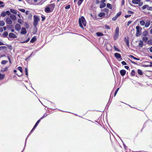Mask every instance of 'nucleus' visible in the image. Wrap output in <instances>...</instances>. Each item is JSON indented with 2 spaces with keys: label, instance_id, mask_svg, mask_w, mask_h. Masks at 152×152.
<instances>
[{
  "label": "nucleus",
  "instance_id": "obj_26",
  "mask_svg": "<svg viewBox=\"0 0 152 152\" xmlns=\"http://www.w3.org/2000/svg\"><path fill=\"white\" fill-rule=\"evenodd\" d=\"M129 57H131V58H133L135 60H140V59L139 58H136L135 57H134V56L132 55H129Z\"/></svg>",
  "mask_w": 152,
  "mask_h": 152
},
{
  "label": "nucleus",
  "instance_id": "obj_27",
  "mask_svg": "<svg viewBox=\"0 0 152 152\" xmlns=\"http://www.w3.org/2000/svg\"><path fill=\"white\" fill-rule=\"evenodd\" d=\"M105 15V14L104 13L101 12L99 14V16L100 17H102L104 16Z\"/></svg>",
  "mask_w": 152,
  "mask_h": 152
},
{
  "label": "nucleus",
  "instance_id": "obj_37",
  "mask_svg": "<svg viewBox=\"0 0 152 152\" xmlns=\"http://www.w3.org/2000/svg\"><path fill=\"white\" fill-rule=\"evenodd\" d=\"M8 62V61L7 60H3L1 62V64H2L4 65Z\"/></svg>",
  "mask_w": 152,
  "mask_h": 152
},
{
  "label": "nucleus",
  "instance_id": "obj_59",
  "mask_svg": "<svg viewBox=\"0 0 152 152\" xmlns=\"http://www.w3.org/2000/svg\"><path fill=\"white\" fill-rule=\"evenodd\" d=\"M32 54V53H31V55H30V56H28L26 58H25V60H28L29 58H30V57L31 56V55Z\"/></svg>",
  "mask_w": 152,
  "mask_h": 152
},
{
  "label": "nucleus",
  "instance_id": "obj_56",
  "mask_svg": "<svg viewBox=\"0 0 152 152\" xmlns=\"http://www.w3.org/2000/svg\"><path fill=\"white\" fill-rule=\"evenodd\" d=\"M32 15L31 14H30L29 15L28 18L29 19H31L32 18Z\"/></svg>",
  "mask_w": 152,
  "mask_h": 152
},
{
  "label": "nucleus",
  "instance_id": "obj_6",
  "mask_svg": "<svg viewBox=\"0 0 152 152\" xmlns=\"http://www.w3.org/2000/svg\"><path fill=\"white\" fill-rule=\"evenodd\" d=\"M114 56L119 61H120L119 59H120L121 60L122 59L121 56L120 54L119 53H115L114 54Z\"/></svg>",
  "mask_w": 152,
  "mask_h": 152
},
{
  "label": "nucleus",
  "instance_id": "obj_38",
  "mask_svg": "<svg viewBox=\"0 0 152 152\" xmlns=\"http://www.w3.org/2000/svg\"><path fill=\"white\" fill-rule=\"evenodd\" d=\"M1 16L4 17L6 15V13L5 12H2L1 14Z\"/></svg>",
  "mask_w": 152,
  "mask_h": 152
},
{
  "label": "nucleus",
  "instance_id": "obj_23",
  "mask_svg": "<svg viewBox=\"0 0 152 152\" xmlns=\"http://www.w3.org/2000/svg\"><path fill=\"white\" fill-rule=\"evenodd\" d=\"M34 130H33V129L31 130V132H30V133H29V134H28V135L27 137L26 138V140H25V145H26V141H27V139L28 137V136L31 134V133Z\"/></svg>",
  "mask_w": 152,
  "mask_h": 152
},
{
  "label": "nucleus",
  "instance_id": "obj_48",
  "mask_svg": "<svg viewBox=\"0 0 152 152\" xmlns=\"http://www.w3.org/2000/svg\"><path fill=\"white\" fill-rule=\"evenodd\" d=\"M131 75L132 76H134L135 75V71L134 70H132L131 73Z\"/></svg>",
  "mask_w": 152,
  "mask_h": 152
},
{
  "label": "nucleus",
  "instance_id": "obj_43",
  "mask_svg": "<svg viewBox=\"0 0 152 152\" xmlns=\"http://www.w3.org/2000/svg\"><path fill=\"white\" fill-rule=\"evenodd\" d=\"M48 115L47 114H44V115H43L42 116L41 118H40V120H41V119H42L43 118H44L46 117V116H47Z\"/></svg>",
  "mask_w": 152,
  "mask_h": 152
},
{
  "label": "nucleus",
  "instance_id": "obj_53",
  "mask_svg": "<svg viewBox=\"0 0 152 152\" xmlns=\"http://www.w3.org/2000/svg\"><path fill=\"white\" fill-rule=\"evenodd\" d=\"M5 12L6 13V14H7V15H8L11 14V13L9 11H6Z\"/></svg>",
  "mask_w": 152,
  "mask_h": 152
},
{
  "label": "nucleus",
  "instance_id": "obj_31",
  "mask_svg": "<svg viewBox=\"0 0 152 152\" xmlns=\"http://www.w3.org/2000/svg\"><path fill=\"white\" fill-rule=\"evenodd\" d=\"M137 72L138 74L140 75H142L143 74V73L142 70L140 69H138Z\"/></svg>",
  "mask_w": 152,
  "mask_h": 152
},
{
  "label": "nucleus",
  "instance_id": "obj_9",
  "mask_svg": "<svg viewBox=\"0 0 152 152\" xmlns=\"http://www.w3.org/2000/svg\"><path fill=\"white\" fill-rule=\"evenodd\" d=\"M45 11L47 13H49L52 12V11L50 9V8L49 7H46L45 9Z\"/></svg>",
  "mask_w": 152,
  "mask_h": 152
},
{
  "label": "nucleus",
  "instance_id": "obj_16",
  "mask_svg": "<svg viewBox=\"0 0 152 152\" xmlns=\"http://www.w3.org/2000/svg\"><path fill=\"white\" fill-rule=\"evenodd\" d=\"M37 40L36 37L34 36L31 39L30 41V42L31 43H33Z\"/></svg>",
  "mask_w": 152,
  "mask_h": 152
},
{
  "label": "nucleus",
  "instance_id": "obj_18",
  "mask_svg": "<svg viewBox=\"0 0 152 152\" xmlns=\"http://www.w3.org/2000/svg\"><path fill=\"white\" fill-rule=\"evenodd\" d=\"M7 49V48L5 46H2L0 47V51H1L3 50H6Z\"/></svg>",
  "mask_w": 152,
  "mask_h": 152
},
{
  "label": "nucleus",
  "instance_id": "obj_47",
  "mask_svg": "<svg viewBox=\"0 0 152 152\" xmlns=\"http://www.w3.org/2000/svg\"><path fill=\"white\" fill-rule=\"evenodd\" d=\"M30 39V38L28 37L25 41H23V42H22L21 43H25L29 41Z\"/></svg>",
  "mask_w": 152,
  "mask_h": 152
},
{
  "label": "nucleus",
  "instance_id": "obj_24",
  "mask_svg": "<svg viewBox=\"0 0 152 152\" xmlns=\"http://www.w3.org/2000/svg\"><path fill=\"white\" fill-rule=\"evenodd\" d=\"M103 11L107 13V14L108 15L109 13V10L107 8H105L103 10Z\"/></svg>",
  "mask_w": 152,
  "mask_h": 152
},
{
  "label": "nucleus",
  "instance_id": "obj_61",
  "mask_svg": "<svg viewBox=\"0 0 152 152\" xmlns=\"http://www.w3.org/2000/svg\"><path fill=\"white\" fill-rule=\"evenodd\" d=\"M131 23V21H128L127 24V26H129V24H130Z\"/></svg>",
  "mask_w": 152,
  "mask_h": 152
},
{
  "label": "nucleus",
  "instance_id": "obj_54",
  "mask_svg": "<svg viewBox=\"0 0 152 152\" xmlns=\"http://www.w3.org/2000/svg\"><path fill=\"white\" fill-rule=\"evenodd\" d=\"M147 10L152 11V7H149L148 6V7L147 8Z\"/></svg>",
  "mask_w": 152,
  "mask_h": 152
},
{
  "label": "nucleus",
  "instance_id": "obj_32",
  "mask_svg": "<svg viewBox=\"0 0 152 152\" xmlns=\"http://www.w3.org/2000/svg\"><path fill=\"white\" fill-rule=\"evenodd\" d=\"M150 21L147 22L145 24V27H148L150 26Z\"/></svg>",
  "mask_w": 152,
  "mask_h": 152
},
{
  "label": "nucleus",
  "instance_id": "obj_58",
  "mask_svg": "<svg viewBox=\"0 0 152 152\" xmlns=\"http://www.w3.org/2000/svg\"><path fill=\"white\" fill-rule=\"evenodd\" d=\"M128 13V14H133L134 13V12H132V11H128V12H127Z\"/></svg>",
  "mask_w": 152,
  "mask_h": 152
},
{
  "label": "nucleus",
  "instance_id": "obj_4",
  "mask_svg": "<svg viewBox=\"0 0 152 152\" xmlns=\"http://www.w3.org/2000/svg\"><path fill=\"white\" fill-rule=\"evenodd\" d=\"M132 3L133 4H137L140 7L143 4V2L140 0H132Z\"/></svg>",
  "mask_w": 152,
  "mask_h": 152
},
{
  "label": "nucleus",
  "instance_id": "obj_57",
  "mask_svg": "<svg viewBox=\"0 0 152 152\" xmlns=\"http://www.w3.org/2000/svg\"><path fill=\"white\" fill-rule=\"evenodd\" d=\"M121 64L123 65H126L127 64L124 61H122L121 62Z\"/></svg>",
  "mask_w": 152,
  "mask_h": 152
},
{
  "label": "nucleus",
  "instance_id": "obj_10",
  "mask_svg": "<svg viewBox=\"0 0 152 152\" xmlns=\"http://www.w3.org/2000/svg\"><path fill=\"white\" fill-rule=\"evenodd\" d=\"M27 31L26 29L24 27H22L21 28V30L20 32V33L23 34H24L26 33Z\"/></svg>",
  "mask_w": 152,
  "mask_h": 152
},
{
  "label": "nucleus",
  "instance_id": "obj_29",
  "mask_svg": "<svg viewBox=\"0 0 152 152\" xmlns=\"http://www.w3.org/2000/svg\"><path fill=\"white\" fill-rule=\"evenodd\" d=\"M148 37L146 36H145L143 37L142 40L145 42H146L148 40Z\"/></svg>",
  "mask_w": 152,
  "mask_h": 152
},
{
  "label": "nucleus",
  "instance_id": "obj_36",
  "mask_svg": "<svg viewBox=\"0 0 152 152\" xmlns=\"http://www.w3.org/2000/svg\"><path fill=\"white\" fill-rule=\"evenodd\" d=\"M25 26L26 29L28 28L29 27V24L26 22L25 23Z\"/></svg>",
  "mask_w": 152,
  "mask_h": 152
},
{
  "label": "nucleus",
  "instance_id": "obj_28",
  "mask_svg": "<svg viewBox=\"0 0 152 152\" xmlns=\"http://www.w3.org/2000/svg\"><path fill=\"white\" fill-rule=\"evenodd\" d=\"M5 25V22L3 20H0V26H3Z\"/></svg>",
  "mask_w": 152,
  "mask_h": 152
},
{
  "label": "nucleus",
  "instance_id": "obj_20",
  "mask_svg": "<svg viewBox=\"0 0 152 152\" xmlns=\"http://www.w3.org/2000/svg\"><path fill=\"white\" fill-rule=\"evenodd\" d=\"M5 76V75L4 74H1L0 72V80H3Z\"/></svg>",
  "mask_w": 152,
  "mask_h": 152
},
{
  "label": "nucleus",
  "instance_id": "obj_30",
  "mask_svg": "<svg viewBox=\"0 0 152 152\" xmlns=\"http://www.w3.org/2000/svg\"><path fill=\"white\" fill-rule=\"evenodd\" d=\"M96 34L97 36L99 37L100 36H102L104 35V34L101 32H97L96 33Z\"/></svg>",
  "mask_w": 152,
  "mask_h": 152
},
{
  "label": "nucleus",
  "instance_id": "obj_49",
  "mask_svg": "<svg viewBox=\"0 0 152 152\" xmlns=\"http://www.w3.org/2000/svg\"><path fill=\"white\" fill-rule=\"evenodd\" d=\"M119 88H118L115 91V94H114V96H115V95H116L118 91L119 90Z\"/></svg>",
  "mask_w": 152,
  "mask_h": 152
},
{
  "label": "nucleus",
  "instance_id": "obj_51",
  "mask_svg": "<svg viewBox=\"0 0 152 152\" xmlns=\"http://www.w3.org/2000/svg\"><path fill=\"white\" fill-rule=\"evenodd\" d=\"M21 12H25V10L24 9H18Z\"/></svg>",
  "mask_w": 152,
  "mask_h": 152
},
{
  "label": "nucleus",
  "instance_id": "obj_3",
  "mask_svg": "<svg viewBox=\"0 0 152 152\" xmlns=\"http://www.w3.org/2000/svg\"><path fill=\"white\" fill-rule=\"evenodd\" d=\"M136 36L137 37L141 34L142 28L139 26H137L136 27Z\"/></svg>",
  "mask_w": 152,
  "mask_h": 152
},
{
  "label": "nucleus",
  "instance_id": "obj_25",
  "mask_svg": "<svg viewBox=\"0 0 152 152\" xmlns=\"http://www.w3.org/2000/svg\"><path fill=\"white\" fill-rule=\"evenodd\" d=\"M107 7L110 9H112V6H111V4L109 3H107Z\"/></svg>",
  "mask_w": 152,
  "mask_h": 152
},
{
  "label": "nucleus",
  "instance_id": "obj_11",
  "mask_svg": "<svg viewBox=\"0 0 152 152\" xmlns=\"http://www.w3.org/2000/svg\"><path fill=\"white\" fill-rule=\"evenodd\" d=\"M120 73L121 75L122 76H123L125 75L126 73V71L124 69H122L120 71Z\"/></svg>",
  "mask_w": 152,
  "mask_h": 152
},
{
  "label": "nucleus",
  "instance_id": "obj_15",
  "mask_svg": "<svg viewBox=\"0 0 152 152\" xmlns=\"http://www.w3.org/2000/svg\"><path fill=\"white\" fill-rule=\"evenodd\" d=\"M143 45V43L142 41L141 40H140L138 44V47L140 48H142V47Z\"/></svg>",
  "mask_w": 152,
  "mask_h": 152
},
{
  "label": "nucleus",
  "instance_id": "obj_33",
  "mask_svg": "<svg viewBox=\"0 0 152 152\" xmlns=\"http://www.w3.org/2000/svg\"><path fill=\"white\" fill-rule=\"evenodd\" d=\"M140 24L142 26L144 25L145 24V22L143 20H142L140 21Z\"/></svg>",
  "mask_w": 152,
  "mask_h": 152
},
{
  "label": "nucleus",
  "instance_id": "obj_63",
  "mask_svg": "<svg viewBox=\"0 0 152 152\" xmlns=\"http://www.w3.org/2000/svg\"><path fill=\"white\" fill-rule=\"evenodd\" d=\"M21 20L20 19H19L18 20V22L20 24H21Z\"/></svg>",
  "mask_w": 152,
  "mask_h": 152
},
{
  "label": "nucleus",
  "instance_id": "obj_19",
  "mask_svg": "<svg viewBox=\"0 0 152 152\" xmlns=\"http://www.w3.org/2000/svg\"><path fill=\"white\" fill-rule=\"evenodd\" d=\"M10 11L11 12H12L15 14H16L17 13V11H16V10H15L11 9L10 10Z\"/></svg>",
  "mask_w": 152,
  "mask_h": 152
},
{
  "label": "nucleus",
  "instance_id": "obj_44",
  "mask_svg": "<svg viewBox=\"0 0 152 152\" xmlns=\"http://www.w3.org/2000/svg\"><path fill=\"white\" fill-rule=\"evenodd\" d=\"M25 75L27 76H28V69L26 68H25Z\"/></svg>",
  "mask_w": 152,
  "mask_h": 152
},
{
  "label": "nucleus",
  "instance_id": "obj_39",
  "mask_svg": "<svg viewBox=\"0 0 152 152\" xmlns=\"http://www.w3.org/2000/svg\"><path fill=\"white\" fill-rule=\"evenodd\" d=\"M142 34L143 35L146 36L148 34V32L147 31H144L142 33Z\"/></svg>",
  "mask_w": 152,
  "mask_h": 152
},
{
  "label": "nucleus",
  "instance_id": "obj_2",
  "mask_svg": "<svg viewBox=\"0 0 152 152\" xmlns=\"http://www.w3.org/2000/svg\"><path fill=\"white\" fill-rule=\"evenodd\" d=\"M39 17L37 15L34 16L33 25L35 27L34 29H37V26L38 23V21L40 20Z\"/></svg>",
  "mask_w": 152,
  "mask_h": 152
},
{
  "label": "nucleus",
  "instance_id": "obj_62",
  "mask_svg": "<svg viewBox=\"0 0 152 152\" xmlns=\"http://www.w3.org/2000/svg\"><path fill=\"white\" fill-rule=\"evenodd\" d=\"M8 70V68L7 67H6L5 68H4L3 71H6Z\"/></svg>",
  "mask_w": 152,
  "mask_h": 152
},
{
  "label": "nucleus",
  "instance_id": "obj_7",
  "mask_svg": "<svg viewBox=\"0 0 152 152\" xmlns=\"http://www.w3.org/2000/svg\"><path fill=\"white\" fill-rule=\"evenodd\" d=\"M9 37L10 38H16L17 36L14 34L12 33H10L9 34Z\"/></svg>",
  "mask_w": 152,
  "mask_h": 152
},
{
  "label": "nucleus",
  "instance_id": "obj_13",
  "mask_svg": "<svg viewBox=\"0 0 152 152\" xmlns=\"http://www.w3.org/2000/svg\"><path fill=\"white\" fill-rule=\"evenodd\" d=\"M124 41H125V42H126L127 46L128 47H129V45L128 38V37H127V38L125 37L124 38Z\"/></svg>",
  "mask_w": 152,
  "mask_h": 152
},
{
  "label": "nucleus",
  "instance_id": "obj_17",
  "mask_svg": "<svg viewBox=\"0 0 152 152\" xmlns=\"http://www.w3.org/2000/svg\"><path fill=\"white\" fill-rule=\"evenodd\" d=\"M106 6V4L104 3H102L100 4V8H102Z\"/></svg>",
  "mask_w": 152,
  "mask_h": 152
},
{
  "label": "nucleus",
  "instance_id": "obj_34",
  "mask_svg": "<svg viewBox=\"0 0 152 152\" xmlns=\"http://www.w3.org/2000/svg\"><path fill=\"white\" fill-rule=\"evenodd\" d=\"M4 2L2 1H0V5H1L0 6V7H4L5 5L4 4Z\"/></svg>",
  "mask_w": 152,
  "mask_h": 152
},
{
  "label": "nucleus",
  "instance_id": "obj_8",
  "mask_svg": "<svg viewBox=\"0 0 152 152\" xmlns=\"http://www.w3.org/2000/svg\"><path fill=\"white\" fill-rule=\"evenodd\" d=\"M55 6V4L53 3L49 4L48 6V7L50 8L51 10L53 11L54 9V8Z\"/></svg>",
  "mask_w": 152,
  "mask_h": 152
},
{
  "label": "nucleus",
  "instance_id": "obj_21",
  "mask_svg": "<svg viewBox=\"0 0 152 152\" xmlns=\"http://www.w3.org/2000/svg\"><path fill=\"white\" fill-rule=\"evenodd\" d=\"M10 17L13 20H15L16 19V16L14 15H10Z\"/></svg>",
  "mask_w": 152,
  "mask_h": 152
},
{
  "label": "nucleus",
  "instance_id": "obj_52",
  "mask_svg": "<svg viewBox=\"0 0 152 152\" xmlns=\"http://www.w3.org/2000/svg\"><path fill=\"white\" fill-rule=\"evenodd\" d=\"M41 120L40 119H39L37 121V122L35 124V125H36L37 126L38 125V124L40 122V121Z\"/></svg>",
  "mask_w": 152,
  "mask_h": 152
},
{
  "label": "nucleus",
  "instance_id": "obj_22",
  "mask_svg": "<svg viewBox=\"0 0 152 152\" xmlns=\"http://www.w3.org/2000/svg\"><path fill=\"white\" fill-rule=\"evenodd\" d=\"M8 33L7 31H5L2 34V35L4 37H7Z\"/></svg>",
  "mask_w": 152,
  "mask_h": 152
},
{
  "label": "nucleus",
  "instance_id": "obj_55",
  "mask_svg": "<svg viewBox=\"0 0 152 152\" xmlns=\"http://www.w3.org/2000/svg\"><path fill=\"white\" fill-rule=\"evenodd\" d=\"M117 18H118V17H116V16H115V17H114V18H112V20L113 21H115V20H116V19H117Z\"/></svg>",
  "mask_w": 152,
  "mask_h": 152
},
{
  "label": "nucleus",
  "instance_id": "obj_1",
  "mask_svg": "<svg viewBox=\"0 0 152 152\" xmlns=\"http://www.w3.org/2000/svg\"><path fill=\"white\" fill-rule=\"evenodd\" d=\"M79 23L80 27L83 29L84 28L83 26H86V21L83 16H81V18H79Z\"/></svg>",
  "mask_w": 152,
  "mask_h": 152
},
{
  "label": "nucleus",
  "instance_id": "obj_46",
  "mask_svg": "<svg viewBox=\"0 0 152 152\" xmlns=\"http://www.w3.org/2000/svg\"><path fill=\"white\" fill-rule=\"evenodd\" d=\"M18 70L19 71H20L21 72H22L23 70L22 69L21 67L20 66H19L18 67Z\"/></svg>",
  "mask_w": 152,
  "mask_h": 152
},
{
  "label": "nucleus",
  "instance_id": "obj_35",
  "mask_svg": "<svg viewBox=\"0 0 152 152\" xmlns=\"http://www.w3.org/2000/svg\"><path fill=\"white\" fill-rule=\"evenodd\" d=\"M148 7V5H144L142 7V9L143 10H144L146 8H147Z\"/></svg>",
  "mask_w": 152,
  "mask_h": 152
},
{
  "label": "nucleus",
  "instance_id": "obj_42",
  "mask_svg": "<svg viewBox=\"0 0 152 152\" xmlns=\"http://www.w3.org/2000/svg\"><path fill=\"white\" fill-rule=\"evenodd\" d=\"M121 12H119L117 13V14L115 16H116V17L118 18L119 16L121 15Z\"/></svg>",
  "mask_w": 152,
  "mask_h": 152
},
{
  "label": "nucleus",
  "instance_id": "obj_14",
  "mask_svg": "<svg viewBox=\"0 0 152 152\" xmlns=\"http://www.w3.org/2000/svg\"><path fill=\"white\" fill-rule=\"evenodd\" d=\"M15 28L16 30L19 31L20 29V26L19 24H17L15 26Z\"/></svg>",
  "mask_w": 152,
  "mask_h": 152
},
{
  "label": "nucleus",
  "instance_id": "obj_45",
  "mask_svg": "<svg viewBox=\"0 0 152 152\" xmlns=\"http://www.w3.org/2000/svg\"><path fill=\"white\" fill-rule=\"evenodd\" d=\"M83 1H80V0H79L78 2H77V4L78 6H80L82 3Z\"/></svg>",
  "mask_w": 152,
  "mask_h": 152
},
{
  "label": "nucleus",
  "instance_id": "obj_41",
  "mask_svg": "<svg viewBox=\"0 0 152 152\" xmlns=\"http://www.w3.org/2000/svg\"><path fill=\"white\" fill-rule=\"evenodd\" d=\"M105 28L107 29H110V27L106 24L105 25Z\"/></svg>",
  "mask_w": 152,
  "mask_h": 152
},
{
  "label": "nucleus",
  "instance_id": "obj_50",
  "mask_svg": "<svg viewBox=\"0 0 152 152\" xmlns=\"http://www.w3.org/2000/svg\"><path fill=\"white\" fill-rule=\"evenodd\" d=\"M70 8V5H69L65 7V9H69Z\"/></svg>",
  "mask_w": 152,
  "mask_h": 152
},
{
  "label": "nucleus",
  "instance_id": "obj_60",
  "mask_svg": "<svg viewBox=\"0 0 152 152\" xmlns=\"http://www.w3.org/2000/svg\"><path fill=\"white\" fill-rule=\"evenodd\" d=\"M131 16V15H125V18H127L129 17H130Z\"/></svg>",
  "mask_w": 152,
  "mask_h": 152
},
{
  "label": "nucleus",
  "instance_id": "obj_40",
  "mask_svg": "<svg viewBox=\"0 0 152 152\" xmlns=\"http://www.w3.org/2000/svg\"><path fill=\"white\" fill-rule=\"evenodd\" d=\"M114 48L115 50L116 51H118V52H120L121 51L120 50H119V49L118 48H117V47H116V46H115L114 45Z\"/></svg>",
  "mask_w": 152,
  "mask_h": 152
},
{
  "label": "nucleus",
  "instance_id": "obj_5",
  "mask_svg": "<svg viewBox=\"0 0 152 152\" xmlns=\"http://www.w3.org/2000/svg\"><path fill=\"white\" fill-rule=\"evenodd\" d=\"M119 28L118 27H117L115 29V32L114 36V39L115 40L118 39L119 36Z\"/></svg>",
  "mask_w": 152,
  "mask_h": 152
},
{
  "label": "nucleus",
  "instance_id": "obj_64",
  "mask_svg": "<svg viewBox=\"0 0 152 152\" xmlns=\"http://www.w3.org/2000/svg\"><path fill=\"white\" fill-rule=\"evenodd\" d=\"M149 50H150V51L151 52H152V47H151L150 48Z\"/></svg>",
  "mask_w": 152,
  "mask_h": 152
},
{
  "label": "nucleus",
  "instance_id": "obj_12",
  "mask_svg": "<svg viewBox=\"0 0 152 152\" xmlns=\"http://www.w3.org/2000/svg\"><path fill=\"white\" fill-rule=\"evenodd\" d=\"M6 22L7 23L9 24H11L12 23L11 20L10 18H7L6 19Z\"/></svg>",
  "mask_w": 152,
  "mask_h": 152
}]
</instances>
